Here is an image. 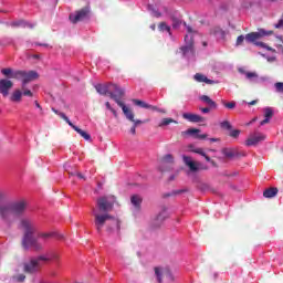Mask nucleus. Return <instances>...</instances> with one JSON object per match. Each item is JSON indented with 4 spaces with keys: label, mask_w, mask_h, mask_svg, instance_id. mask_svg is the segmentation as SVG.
<instances>
[{
    "label": "nucleus",
    "mask_w": 283,
    "mask_h": 283,
    "mask_svg": "<svg viewBox=\"0 0 283 283\" xmlns=\"http://www.w3.org/2000/svg\"><path fill=\"white\" fill-rule=\"evenodd\" d=\"M115 202L116 197L114 196H104L97 199V209L93 208L94 226L97 233H103L104 227H106L108 233H112L114 229L120 230V221L109 214V211L114 209Z\"/></svg>",
    "instance_id": "nucleus-1"
},
{
    "label": "nucleus",
    "mask_w": 283,
    "mask_h": 283,
    "mask_svg": "<svg viewBox=\"0 0 283 283\" xmlns=\"http://www.w3.org/2000/svg\"><path fill=\"white\" fill-rule=\"evenodd\" d=\"M95 90L101 94V96H107L108 94V96H111V98L115 101V103H117L118 107L122 108L127 120L133 123V126L130 127V134L133 136H136V127H139V125H145V123H149V119H136V115L134 114V112L129 109V107H127L125 103L118 99V95L114 94V91H112V84H96Z\"/></svg>",
    "instance_id": "nucleus-2"
},
{
    "label": "nucleus",
    "mask_w": 283,
    "mask_h": 283,
    "mask_svg": "<svg viewBox=\"0 0 283 283\" xmlns=\"http://www.w3.org/2000/svg\"><path fill=\"white\" fill-rule=\"evenodd\" d=\"M6 197L0 192V219L2 222L10 224L14 218H19L25 213L28 203L24 200L7 202Z\"/></svg>",
    "instance_id": "nucleus-3"
},
{
    "label": "nucleus",
    "mask_w": 283,
    "mask_h": 283,
    "mask_svg": "<svg viewBox=\"0 0 283 283\" xmlns=\"http://www.w3.org/2000/svg\"><path fill=\"white\" fill-rule=\"evenodd\" d=\"M20 229L23 231L21 245L25 251H28V249H33V251H43V243L39 242V239L34 238V234L36 233V223H34L32 219H21Z\"/></svg>",
    "instance_id": "nucleus-4"
},
{
    "label": "nucleus",
    "mask_w": 283,
    "mask_h": 283,
    "mask_svg": "<svg viewBox=\"0 0 283 283\" xmlns=\"http://www.w3.org/2000/svg\"><path fill=\"white\" fill-rule=\"evenodd\" d=\"M56 254L46 253L39 255L38 258L31 259L29 262H25L23 264V271L24 273H39L41 271V262H50L54 259H56Z\"/></svg>",
    "instance_id": "nucleus-5"
},
{
    "label": "nucleus",
    "mask_w": 283,
    "mask_h": 283,
    "mask_svg": "<svg viewBox=\"0 0 283 283\" xmlns=\"http://www.w3.org/2000/svg\"><path fill=\"white\" fill-rule=\"evenodd\" d=\"M273 34V31H266L264 29H259V32H251L244 35H239L237 38V42L235 45L237 48L242 45V43H244V39L245 41H248V43H255L258 40L264 38V36H271Z\"/></svg>",
    "instance_id": "nucleus-6"
},
{
    "label": "nucleus",
    "mask_w": 283,
    "mask_h": 283,
    "mask_svg": "<svg viewBox=\"0 0 283 283\" xmlns=\"http://www.w3.org/2000/svg\"><path fill=\"white\" fill-rule=\"evenodd\" d=\"M14 77L15 81H22V87L25 88L28 83H32V81L39 78V73L36 71H15Z\"/></svg>",
    "instance_id": "nucleus-7"
},
{
    "label": "nucleus",
    "mask_w": 283,
    "mask_h": 283,
    "mask_svg": "<svg viewBox=\"0 0 283 283\" xmlns=\"http://www.w3.org/2000/svg\"><path fill=\"white\" fill-rule=\"evenodd\" d=\"M90 17V7H84L77 10L75 13H71L69 19L73 23H78L81 21H85Z\"/></svg>",
    "instance_id": "nucleus-8"
},
{
    "label": "nucleus",
    "mask_w": 283,
    "mask_h": 283,
    "mask_svg": "<svg viewBox=\"0 0 283 283\" xmlns=\"http://www.w3.org/2000/svg\"><path fill=\"white\" fill-rule=\"evenodd\" d=\"M61 118H63V120H65V123H67V125H70V127H72V129H74V132H77L80 134V136H82V138H84V140H92V136L87 132H85V130L78 128V126L74 125L70 120L67 115L61 114Z\"/></svg>",
    "instance_id": "nucleus-9"
},
{
    "label": "nucleus",
    "mask_w": 283,
    "mask_h": 283,
    "mask_svg": "<svg viewBox=\"0 0 283 283\" xmlns=\"http://www.w3.org/2000/svg\"><path fill=\"white\" fill-rule=\"evenodd\" d=\"M182 160H184L186 167H188L192 174L200 171V169H207V167L202 168L200 163H196V161L191 160V157H189V156L184 155Z\"/></svg>",
    "instance_id": "nucleus-10"
},
{
    "label": "nucleus",
    "mask_w": 283,
    "mask_h": 283,
    "mask_svg": "<svg viewBox=\"0 0 283 283\" xmlns=\"http://www.w3.org/2000/svg\"><path fill=\"white\" fill-rule=\"evenodd\" d=\"M262 140H266V135L258 133L254 135H251L247 140L245 145L247 147H255L259 143H262Z\"/></svg>",
    "instance_id": "nucleus-11"
},
{
    "label": "nucleus",
    "mask_w": 283,
    "mask_h": 283,
    "mask_svg": "<svg viewBox=\"0 0 283 283\" xmlns=\"http://www.w3.org/2000/svg\"><path fill=\"white\" fill-rule=\"evenodd\" d=\"M14 87V83L11 80L8 78H1L0 80V94L2 96H8L10 94V88Z\"/></svg>",
    "instance_id": "nucleus-12"
},
{
    "label": "nucleus",
    "mask_w": 283,
    "mask_h": 283,
    "mask_svg": "<svg viewBox=\"0 0 283 283\" xmlns=\"http://www.w3.org/2000/svg\"><path fill=\"white\" fill-rule=\"evenodd\" d=\"M182 136H193V138H198L199 140H205L207 138V134H200V129L190 128L181 133Z\"/></svg>",
    "instance_id": "nucleus-13"
},
{
    "label": "nucleus",
    "mask_w": 283,
    "mask_h": 283,
    "mask_svg": "<svg viewBox=\"0 0 283 283\" xmlns=\"http://www.w3.org/2000/svg\"><path fill=\"white\" fill-rule=\"evenodd\" d=\"M185 43L186 45L181 46L182 54H189V52L192 54L193 52V36L186 35L185 36Z\"/></svg>",
    "instance_id": "nucleus-14"
},
{
    "label": "nucleus",
    "mask_w": 283,
    "mask_h": 283,
    "mask_svg": "<svg viewBox=\"0 0 283 283\" xmlns=\"http://www.w3.org/2000/svg\"><path fill=\"white\" fill-rule=\"evenodd\" d=\"M182 118H185V120H188L189 123H205V120H207V118L192 113H184Z\"/></svg>",
    "instance_id": "nucleus-15"
},
{
    "label": "nucleus",
    "mask_w": 283,
    "mask_h": 283,
    "mask_svg": "<svg viewBox=\"0 0 283 283\" xmlns=\"http://www.w3.org/2000/svg\"><path fill=\"white\" fill-rule=\"evenodd\" d=\"M222 154L226 156V158H242V156H245L244 153H240L235 148H223Z\"/></svg>",
    "instance_id": "nucleus-16"
},
{
    "label": "nucleus",
    "mask_w": 283,
    "mask_h": 283,
    "mask_svg": "<svg viewBox=\"0 0 283 283\" xmlns=\"http://www.w3.org/2000/svg\"><path fill=\"white\" fill-rule=\"evenodd\" d=\"M133 103L134 105H136L137 107H142L143 109H151V112H160V109H158L157 106L148 104L142 99H133Z\"/></svg>",
    "instance_id": "nucleus-17"
},
{
    "label": "nucleus",
    "mask_w": 283,
    "mask_h": 283,
    "mask_svg": "<svg viewBox=\"0 0 283 283\" xmlns=\"http://www.w3.org/2000/svg\"><path fill=\"white\" fill-rule=\"evenodd\" d=\"M38 238L40 240H43L44 242H48V240L52 239V238H63V234H59L56 232H39L38 233Z\"/></svg>",
    "instance_id": "nucleus-18"
},
{
    "label": "nucleus",
    "mask_w": 283,
    "mask_h": 283,
    "mask_svg": "<svg viewBox=\"0 0 283 283\" xmlns=\"http://www.w3.org/2000/svg\"><path fill=\"white\" fill-rule=\"evenodd\" d=\"M130 203L136 211H140V207L143 205V197H140L139 195H133L130 197Z\"/></svg>",
    "instance_id": "nucleus-19"
},
{
    "label": "nucleus",
    "mask_w": 283,
    "mask_h": 283,
    "mask_svg": "<svg viewBox=\"0 0 283 283\" xmlns=\"http://www.w3.org/2000/svg\"><path fill=\"white\" fill-rule=\"evenodd\" d=\"M195 81L198 83H207V85H214L216 81L209 80L205 74L202 73H196L195 74Z\"/></svg>",
    "instance_id": "nucleus-20"
},
{
    "label": "nucleus",
    "mask_w": 283,
    "mask_h": 283,
    "mask_svg": "<svg viewBox=\"0 0 283 283\" xmlns=\"http://www.w3.org/2000/svg\"><path fill=\"white\" fill-rule=\"evenodd\" d=\"M199 101H202V103H206L207 106H209L211 109H218V104L209 97V95H201L199 97Z\"/></svg>",
    "instance_id": "nucleus-21"
},
{
    "label": "nucleus",
    "mask_w": 283,
    "mask_h": 283,
    "mask_svg": "<svg viewBox=\"0 0 283 283\" xmlns=\"http://www.w3.org/2000/svg\"><path fill=\"white\" fill-rule=\"evenodd\" d=\"M111 90L117 96L118 101L125 96V90L120 88L117 84H111Z\"/></svg>",
    "instance_id": "nucleus-22"
},
{
    "label": "nucleus",
    "mask_w": 283,
    "mask_h": 283,
    "mask_svg": "<svg viewBox=\"0 0 283 283\" xmlns=\"http://www.w3.org/2000/svg\"><path fill=\"white\" fill-rule=\"evenodd\" d=\"M23 96V91L17 88L15 91H13V93L10 96V101L12 103H21V98Z\"/></svg>",
    "instance_id": "nucleus-23"
},
{
    "label": "nucleus",
    "mask_w": 283,
    "mask_h": 283,
    "mask_svg": "<svg viewBox=\"0 0 283 283\" xmlns=\"http://www.w3.org/2000/svg\"><path fill=\"white\" fill-rule=\"evenodd\" d=\"M211 34L217 36L218 39H226L227 38V32L222 30L220 27H216L211 30Z\"/></svg>",
    "instance_id": "nucleus-24"
},
{
    "label": "nucleus",
    "mask_w": 283,
    "mask_h": 283,
    "mask_svg": "<svg viewBox=\"0 0 283 283\" xmlns=\"http://www.w3.org/2000/svg\"><path fill=\"white\" fill-rule=\"evenodd\" d=\"M277 188H268L263 192L264 198H275L277 196Z\"/></svg>",
    "instance_id": "nucleus-25"
},
{
    "label": "nucleus",
    "mask_w": 283,
    "mask_h": 283,
    "mask_svg": "<svg viewBox=\"0 0 283 283\" xmlns=\"http://www.w3.org/2000/svg\"><path fill=\"white\" fill-rule=\"evenodd\" d=\"M1 74H3V76H6L7 78H17V77L14 76V74H17V71H13V70L10 69V67L2 69V70H1Z\"/></svg>",
    "instance_id": "nucleus-26"
},
{
    "label": "nucleus",
    "mask_w": 283,
    "mask_h": 283,
    "mask_svg": "<svg viewBox=\"0 0 283 283\" xmlns=\"http://www.w3.org/2000/svg\"><path fill=\"white\" fill-rule=\"evenodd\" d=\"M171 123H174L175 125H178V120H176L171 117H167V118L161 119L158 127H167V125H171Z\"/></svg>",
    "instance_id": "nucleus-27"
},
{
    "label": "nucleus",
    "mask_w": 283,
    "mask_h": 283,
    "mask_svg": "<svg viewBox=\"0 0 283 283\" xmlns=\"http://www.w3.org/2000/svg\"><path fill=\"white\" fill-rule=\"evenodd\" d=\"M161 165H174V155L168 154L161 158Z\"/></svg>",
    "instance_id": "nucleus-28"
},
{
    "label": "nucleus",
    "mask_w": 283,
    "mask_h": 283,
    "mask_svg": "<svg viewBox=\"0 0 283 283\" xmlns=\"http://www.w3.org/2000/svg\"><path fill=\"white\" fill-rule=\"evenodd\" d=\"M158 30L159 32H168L169 34H171V27L167 25V22H160L158 24Z\"/></svg>",
    "instance_id": "nucleus-29"
},
{
    "label": "nucleus",
    "mask_w": 283,
    "mask_h": 283,
    "mask_svg": "<svg viewBox=\"0 0 283 283\" xmlns=\"http://www.w3.org/2000/svg\"><path fill=\"white\" fill-rule=\"evenodd\" d=\"M163 275H164V277H166V280H168V282H174V280H176L174 277V274L171 273V270H169V269H165L163 271Z\"/></svg>",
    "instance_id": "nucleus-30"
},
{
    "label": "nucleus",
    "mask_w": 283,
    "mask_h": 283,
    "mask_svg": "<svg viewBox=\"0 0 283 283\" xmlns=\"http://www.w3.org/2000/svg\"><path fill=\"white\" fill-rule=\"evenodd\" d=\"M221 129H227L228 132H231L233 129V126L231 125V122L229 120H223L220 123Z\"/></svg>",
    "instance_id": "nucleus-31"
},
{
    "label": "nucleus",
    "mask_w": 283,
    "mask_h": 283,
    "mask_svg": "<svg viewBox=\"0 0 283 283\" xmlns=\"http://www.w3.org/2000/svg\"><path fill=\"white\" fill-rule=\"evenodd\" d=\"M13 282L23 283L25 282V274H14L12 276Z\"/></svg>",
    "instance_id": "nucleus-32"
},
{
    "label": "nucleus",
    "mask_w": 283,
    "mask_h": 283,
    "mask_svg": "<svg viewBox=\"0 0 283 283\" xmlns=\"http://www.w3.org/2000/svg\"><path fill=\"white\" fill-rule=\"evenodd\" d=\"M245 77L248 81H256L259 78V75L255 72H248L245 73Z\"/></svg>",
    "instance_id": "nucleus-33"
},
{
    "label": "nucleus",
    "mask_w": 283,
    "mask_h": 283,
    "mask_svg": "<svg viewBox=\"0 0 283 283\" xmlns=\"http://www.w3.org/2000/svg\"><path fill=\"white\" fill-rule=\"evenodd\" d=\"M265 118H273V109L271 107L264 108Z\"/></svg>",
    "instance_id": "nucleus-34"
},
{
    "label": "nucleus",
    "mask_w": 283,
    "mask_h": 283,
    "mask_svg": "<svg viewBox=\"0 0 283 283\" xmlns=\"http://www.w3.org/2000/svg\"><path fill=\"white\" fill-rule=\"evenodd\" d=\"M22 96H29V98H32V96H34V93H32V91L22 87Z\"/></svg>",
    "instance_id": "nucleus-35"
},
{
    "label": "nucleus",
    "mask_w": 283,
    "mask_h": 283,
    "mask_svg": "<svg viewBox=\"0 0 283 283\" xmlns=\"http://www.w3.org/2000/svg\"><path fill=\"white\" fill-rule=\"evenodd\" d=\"M155 274L159 283H163V273H160V268H155Z\"/></svg>",
    "instance_id": "nucleus-36"
},
{
    "label": "nucleus",
    "mask_w": 283,
    "mask_h": 283,
    "mask_svg": "<svg viewBox=\"0 0 283 283\" xmlns=\"http://www.w3.org/2000/svg\"><path fill=\"white\" fill-rule=\"evenodd\" d=\"M274 87H275L276 92L283 94V82H276L274 84Z\"/></svg>",
    "instance_id": "nucleus-37"
},
{
    "label": "nucleus",
    "mask_w": 283,
    "mask_h": 283,
    "mask_svg": "<svg viewBox=\"0 0 283 283\" xmlns=\"http://www.w3.org/2000/svg\"><path fill=\"white\" fill-rule=\"evenodd\" d=\"M181 23L180 19L176 17L172 18V28H180Z\"/></svg>",
    "instance_id": "nucleus-38"
},
{
    "label": "nucleus",
    "mask_w": 283,
    "mask_h": 283,
    "mask_svg": "<svg viewBox=\"0 0 283 283\" xmlns=\"http://www.w3.org/2000/svg\"><path fill=\"white\" fill-rule=\"evenodd\" d=\"M223 105L227 109H235V102H223Z\"/></svg>",
    "instance_id": "nucleus-39"
},
{
    "label": "nucleus",
    "mask_w": 283,
    "mask_h": 283,
    "mask_svg": "<svg viewBox=\"0 0 283 283\" xmlns=\"http://www.w3.org/2000/svg\"><path fill=\"white\" fill-rule=\"evenodd\" d=\"M192 153L193 154H199V156H206V153L202 148H193Z\"/></svg>",
    "instance_id": "nucleus-40"
},
{
    "label": "nucleus",
    "mask_w": 283,
    "mask_h": 283,
    "mask_svg": "<svg viewBox=\"0 0 283 283\" xmlns=\"http://www.w3.org/2000/svg\"><path fill=\"white\" fill-rule=\"evenodd\" d=\"M231 138H238L240 136V129H233L230 132Z\"/></svg>",
    "instance_id": "nucleus-41"
},
{
    "label": "nucleus",
    "mask_w": 283,
    "mask_h": 283,
    "mask_svg": "<svg viewBox=\"0 0 283 283\" xmlns=\"http://www.w3.org/2000/svg\"><path fill=\"white\" fill-rule=\"evenodd\" d=\"M187 189L175 190L172 191V196H180V193H187Z\"/></svg>",
    "instance_id": "nucleus-42"
},
{
    "label": "nucleus",
    "mask_w": 283,
    "mask_h": 283,
    "mask_svg": "<svg viewBox=\"0 0 283 283\" xmlns=\"http://www.w3.org/2000/svg\"><path fill=\"white\" fill-rule=\"evenodd\" d=\"M184 25L186 27V30H187L188 34H193V33H196V31L193 30V28L187 25L186 22L184 23Z\"/></svg>",
    "instance_id": "nucleus-43"
},
{
    "label": "nucleus",
    "mask_w": 283,
    "mask_h": 283,
    "mask_svg": "<svg viewBox=\"0 0 283 283\" xmlns=\"http://www.w3.org/2000/svg\"><path fill=\"white\" fill-rule=\"evenodd\" d=\"M200 109V112H202V114H209V112H211V106H208V107H201V108H199Z\"/></svg>",
    "instance_id": "nucleus-44"
},
{
    "label": "nucleus",
    "mask_w": 283,
    "mask_h": 283,
    "mask_svg": "<svg viewBox=\"0 0 283 283\" xmlns=\"http://www.w3.org/2000/svg\"><path fill=\"white\" fill-rule=\"evenodd\" d=\"M69 175L70 176H77V178L85 179V177L81 172H69Z\"/></svg>",
    "instance_id": "nucleus-45"
},
{
    "label": "nucleus",
    "mask_w": 283,
    "mask_h": 283,
    "mask_svg": "<svg viewBox=\"0 0 283 283\" xmlns=\"http://www.w3.org/2000/svg\"><path fill=\"white\" fill-rule=\"evenodd\" d=\"M268 123H271V118L265 117L263 120L260 122V125H268Z\"/></svg>",
    "instance_id": "nucleus-46"
},
{
    "label": "nucleus",
    "mask_w": 283,
    "mask_h": 283,
    "mask_svg": "<svg viewBox=\"0 0 283 283\" xmlns=\"http://www.w3.org/2000/svg\"><path fill=\"white\" fill-rule=\"evenodd\" d=\"M238 72H239L240 74H244L245 76H247V74H249V71H245V70L242 69V67L238 69Z\"/></svg>",
    "instance_id": "nucleus-47"
},
{
    "label": "nucleus",
    "mask_w": 283,
    "mask_h": 283,
    "mask_svg": "<svg viewBox=\"0 0 283 283\" xmlns=\"http://www.w3.org/2000/svg\"><path fill=\"white\" fill-rule=\"evenodd\" d=\"M106 109H109V112H112L114 108L112 107V104H109V102L105 103Z\"/></svg>",
    "instance_id": "nucleus-48"
},
{
    "label": "nucleus",
    "mask_w": 283,
    "mask_h": 283,
    "mask_svg": "<svg viewBox=\"0 0 283 283\" xmlns=\"http://www.w3.org/2000/svg\"><path fill=\"white\" fill-rule=\"evenodd\" d=\"M52 112L56 114L60 118H61V114H65V113H60L59 111H56V108H52Z\"/></svg>",
    "instance_id": "nucleus-49"
},
{
    "label": "nucleus",
    "mask_w": 283,
    "mask_h": 283,
    "mask_svg": "<svg viewBox=\"0 0 283 283\" xmlns=\"http://www.w3.org/2000/svg\"><path fill=\"white\" fill-rule=\"evenodd\" d=\"M111 112H112L113 116H115V118H118V113L116 112V109L113 108Z\"/></svg>",
    "instance_id": "nucleus-50"
},
{
    "label": "nucleus",
    "mask_w": 283,
    "mask_h": 283,
    "mask_svg": "<svg viewBox=\"0 0 283 283\" xmlns=\"http://www.w3.org/2000/svg\"><path fill=\"white\" fill-rule=\"evenodd\" d=\"M210 143H220L219 138H210Z\"/></svg>",
    "instance_id": "nucleus-51"
},
{
    "label": "nucleus",
    "mask_w": 283,
    "mask_h": 283,
    "mask_svg": "<svg viewBox=\"0 0 283 283\" xmlns=\"http://www.w3.org/2000/svg\"><path fill=\"white\" fill-rule=\"evenodd\" d=\"M248 105H258V99L251 101Z\"/></svg>",
    "instance_id": "nucleus-52"
},
{
    "label": "nucleus",
    "mask_w": 283,
    "mask_h": 283,
    "mask_svg": "<svg viewBox=\"0 0 283 283\" xmlns=\"http://www.w3.org/2000/svg\"><path fill=\"white\" fill-rule=\"evenodd\" d=\"M203 158L207 160V163H211V157L210 156L206 155V156H203Z\"/></svg>",
    "instance_id": "nucleus-53"
},
{
    "label": "nucleus",
    "mask_w": 283,
    "mask_h": 283,
    "mask_svg": "<svg viewBox=\"0 0 283 283\" xmlns=\"http://www.w3.org/2000/svg\"><path fill=\"white\" fill-rule=\"evenodd\" d=\"M255 45H260L261 48H264V42H256Z\"/></svg>",
    "instance_id": "nucleus-54"
},
{
    "label": "nucleus",
    "mask_w": 283,
    "mask_h": 283,
    "mask_svg": "<svg viewBox=\"0 0 283 283\" xmlns=\"http://www.w3.org/2000/svg\"><path fill=\"white\" fill-rule=\"evenodd\" d=\"M32 59H41V55H39V54H33V55H32Z\"/></svg>",
    "instance_id": "nucleus-55"
},
{
    "label": "nucleus",
    "mask_w": 283,
    "mask_h": 283,
    "mask_svg": "<svg viewBox=\"0 0 283 283\" xmlns=\"http://www.w3.org/2000/svg\"><path fill=\"white\" fill-rule=\"evenodd\" d=\"M35 107H38L39 109H41V104H39V102H35Z\"/></svg>",
    "instance_id": "nucleus-56"
},
{
    "label": "nucleus",
    "mask_w": 283,
    "mask_h": 283,
    "mask_svg": "<svg viewBox=\"0 0 283 283\" xmlns=\"http://www.w3.org/2000/svg\"><path fill=\"white\" fill-rule=\"evenodd\" d=\"M157 222L158 220H163V214H159L157 218H156Z\"/></svg>",
    "instance_id": "nucleus-57"
},
{
    "label": "nucleus",
    "mask_w": 283,
    "mask_h": 283,
    "mask_svg": "<svg viewBox=\"0 0 283 283\" xmlns=\"http://www.w3.org/2000/svg\"><path fill=\"white\" fill-rule=\"evenodd\" d=\"M150 30H153V31L156 30V24H151Z\"/></svg>",
    "instance_id": "nucleus-58"
},
{
    "label": "nucleus",
    "mask_w": 283,
    "mask_h": 283,
    "mask_svg": "<svg viewBox=\"0 0 283 283\" xmlns=\"http://www.w3.org/2000/svg\"><path fill=\"white\" fill-rule=\"evenodd\" d=\"M36 45H40V46H43V48H48V44L38 43Z\"/></svg>",
    "instance_id": "nucleus-59"
},
{
    "label": "nucleus",
    "mask_w": 283,
    "mask_h": 283,
    "mask_svg": "<svg viewBox=\"0 0 283 283\" xmlns=\"http://www.w3.org/2000/svg\"><path fill=\"white\" fill-rule=\"evenodd\" d=\"M169 196H171V195H169V193L164 195V198H169Z\"/></svg>",
    "instance_id": "nucleus-60"
},
{
    "label": "nucleus",
    "mask_w": 283,
    "mask_h": 283,
    "mask_svg": "<svg viewBox=\"0 0 283 283\" xmlns=\"http://www.w3.org/2000/svg\"><path fill=\"white\" fill-rule=\"evenodd\" d=\"M210 163H211L213 166H216V161L211 160Z\"/></svg>",
    "instance_id": "nucleus-61"
},
{
    "label": "nucleus",
    "mask_w": 283,
    "mask_h": 283,
    "mask_svg": "<svg viewBox=\"0 0 283 283\" xmlns=\"http://www.w3.org/2000/svg\"><path fill=\"white\" fill-rule=\"evenodd\" d=\"M261 81H266V77H261Z\"/></svg>",
    "instance_id": "nucleus-62"
},
{
    "label": "nucleus",
    "mask_w": 283,
    "mask_h": 283,
    "mask_svg": "<svg viewBox=\"0 0 283 283\" xmlns=\"http://www.w3.org/2000/svg\"><path fill=\"white\" fill-rule=\"evenodd\" d=\"M203 46L207 48V42H203Z\"/></svg>",
    "instance_id": "nucleus-63"
},
{
    "label": "nucleus",
    "mask_w": 283,
    "mask_h": 283,
    "mask_svg": "<svg viewBox=\"0 0 283 283\" xmlns=\"http://www.w3.org/2000/svg\"><path fill=\"white\" fill-rule=\"evenodd\" d=\"M156 15H157V17H161V14H160V13H157Z\"/></svg>",
    "instance_id": "nucleus-64"
}]
</instances>
